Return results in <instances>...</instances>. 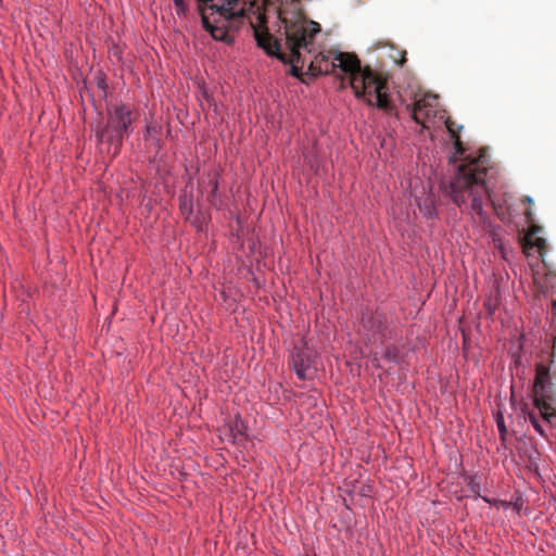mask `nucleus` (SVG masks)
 Here are the masks:
<instances>
[{
  "label": "nucleus",
  "mask_w": 556,
  "mask_h": 556,
  "mask_svg": "<svg viewBox=\"0 0 556 556\" xmlns=\"http://www.w3.org/2000/svg\"><path fill=\"white\" fill-rule=\"evenodd\" d=\"M496 173L491 164L490 156L480 151L476 156L467 157L451 182V194L453 202L458 206L469 205L472 216H477L481 223L488 217L483 211L484 201L492 203L493 210L502 222L510 219V211L505 202L501 203L491 198L489 179Z\"/></svg>",
  "instance_id": "1"
},
{
  "label": "nucleus",
  "mask_w": 556,
  "mask_h": 556,
  "mask_svg": "<svg viewBox=\"0 0 556 556\" xmlns=\"http://www.w3.org/2000/svg\"><path fill=\"white\" fill-rule=\"evenodd\" d=\"M321 61L328 62L324 53L317 54L311 61L309 71L313 75L329 74L334 67H339L350 75V86L357 99L387 113L393 110L387 78L368 66L362 67L355 54L334 52L331 64L327 63L325 67L319 65Z\"/></svg>",
  "instance_id": "2"
},
{
  "label": "nucleus",
  "mask_w": 556,
  "mask_h": 556,
  "mask_svg": "<svg viewBox=\"0 0 556 556\" xmlns=\"http://www.w3.org/2000/svg\"><path fill=\"white\" fill-rule=\"evenodd\" d=\"M320 31L318 23L302 21L286 26V45L289 50L288 59L280 52V45L267 29H255V39L258 47L268 55L276 56L283 62L292 64V75L300 76V63L302 51L311 53L314 47L315 36Z\"/></svg>",
  "instance_id": "3"
},
{
  "label": "nucleus",
  "mask_w": 556,
  "mask_h": 556,
  "mask_svg": "<svg viewBox=\"0 0 556 556\" xmlns=\"http://www.w3.org/2000/svg\"><path fill=\"white\" fill-rule=\"evenodd\" d=\"M203 27L213 39L231 42L232 30L245 14L244 0H198Z\"/></svg>",
  "instance_id": "4"
},
{
  "label": "nucleus",
  "mask_w": 556,
  "mask_h": 556,
  "mask_svg": "<svg viewBox=\"0 0 556 556\" xmlns=\"http://www.w3.org/2000/svg\"><path fill=\"white\" fill-rule=\"evenodd\" d=\"M131 114L127 105H115L108 110L106 124L97 131L100 141L108 140L115 146L113 154L118 152L123 138L128 132L132 122Z\"/></svg>",
  "instance_id": "5"
},
{
  "label": "nucleus",
  "mask_w": 556,
  "mask_h": 556,
  "mask_svg": "<svg viewBox=\"0 0 556 556\" xmlns=\"http://www.w3.org/2000/svg\"><path fill=\"white\" fill-rule=\"evenodd\" d=\"M445 111L441 109L439 99L433 94H424L414 103L413 118L424 128H430L444 119Z\"/></svg>",
  "instance_id": "6"
},
{
  "label": "nucleus",
  "mask_w": 556,
  "mask_h": 556,
  "mask_svg": "<svg viewBox=\"0 0 556 556\" xmlns=\"http://www.w3.org/2000/svg\"><path fill=\"white\" fill-rule=\"evenodd\" d=\"M317 354L315 351L303 342L301 348H295L291 354V363L293 370L300 380H305L309 376V371L315 368Z\"/></svg>",
  "instance_id": "7"
},
{
  "label": "nucleus",
  "mask_w": 556,
  "mask_h": 556,
  "mask_svg": "<svg viewBox=\"0 0 556 556\" xmlns=\"http://www.w3.org/2000/svg\"><path fill=\"white\" fill-rule=\"evenodd\" d=\"M542 227L538 225H531L528 232L523 237L522 249L523 253L528 256H538V258L544 261L546 254V240L540 236Z\"/></svg>",
  "instance_id": "8"
},
{
  "label": "nucleus",
  "mask_w": 556,
  "mask_h": 556,
  "mask_svg": "<svg viewBox=\"0 0 556 556\" xmlns=\"http://www.w3.org/2000/svg\"><path fill=\"white\" fill-rule=\"evenodd\" d=\"M441 123H444L451 138L454 140V162H459L457 169L459 166L467 161V157L469 156H476L480 151H484L486 153V150L484 148H480L479 150L475 152H470L465 155V149L463 147V143L459 138V130L462 129V126H457L450 117L444 115V119L441 121Z\"/></svg>",
  "instance_id": "9"
},
{
  "label": "nucleus",
  "mask_w": 556,
  "mask_h": 556,
  "mask_svg": "<svg viewBox=\"0 0 556 556\" xmlns=\"http://www.w3.org/2000/svg\"><path fill=\"white\" fill-rule=\"evenodd\" d=\"M549 364L538 363L535 366L534 393H543L551 384Z\"/></svg>",
  "instance_id": "10"
},
{
  "label": "nucleus",
  "mask_w": 556,
  "mask_h": 556,
  "mask_svg": "<svg viewBox=\"0 0 556 556\" xmlns=\"http://www.w3.org/2000/svg\"><path fill=\"white\" fill-rule=\"evenodd\" d=\"M533 405L534 408L540 413L544 424H551L553 417H555L556 409L547 401L543 393H534Z\"/></svg>",
  "instance_id": "11"
},
{
  "label": "nucleus",
  "mask_w": 556,
  "mask_h": 556,
  "mask_svg": "<svg viewBox=\"0 0 556 556\" xmlns=\"http://www.w3.org/2000/svg\"><path fill=\"white\" fill-rule=\"evenodd\" d=\"M229 429L232 443L242 444L248 440V425L241 417L236 416Z\"/></svg>",
  "instance_id": "12"
},
{
  "label": "nucleus",
  "mask_w": 556,
  "mask_h": 556,
  "mask_svg": "<svg viewBox=\"0 0 556 556\" xmlns=\"http://www.w3.org/2000/svg\"><path fill=\"white\" fill-rule=\"evenodd\" d=\"M521 413H522L525 419L530 421V424L532 425L534 430L539 434L544 435L545 431H544V428L542 425L544 421H543L540 413L536 414L534 410L529 409V407L527 405H525L521 408Z\"/></svg>",
  "instance_id": "13"
},
{
  "label": "nucleus",
  "mask_w": 556,
  "mask_h": 556,
  "mask_svg": "<svg viewBox=\"0 0 556 556\" xmlns=\"http://www.w3.org/2000/svg\"><path fill=\"white\" fill-rule=\"evenodd\" d=\"M482 224H483L484 231L492 238L494 247L497 249H502L503 240H502V237L500 233V228L492 225L491 223H489L486 220Z\"/></svg>",
  "instance_id": "14"
},
{
  "label": "nucleus",
  "mask_w": 556,
  "mask_h": 556,
  "mask_svg": "<svg viewBox=\"0 0 556 556\" xmlns=\"http://www.w3.org/2000/svg\"><path fill=\"white\" fill-rule=\"evenodd\" d=\"M418 206L424 216L428 218L437 216L434 203L430 198L425 199L424 202H419Z\"/></svg>",
  "instance_id": "15"
},
{
  "label": "nucleus",
  "mask_w": 556,
  "mask_h": 556,
  "mask_svg": "<svg viewBox=\"0 0 556 556\" xmlns=\"http://www.w3.org/2000/svg\"><path fill=\"white\" fill-rule=\"evenodd\" d=\"M174 1V5H175V9H176V13L178 15H186L187 11H188V5L186 3L185 0H173Z\"/></svg>",
  "instance_id": "16"
},
{
  "label": "nucleus",
  "mask_w": 556,
  "mask_h": 556,
  "mask_svg": "<svg viewBox=\"0 0 556 556\" xmlns=\"http://www.w3.org/2000/svg\"><path fill=\"white\" fill-rule=\"evenodd\" d=\"M496 425H497L502 440H505L506 434H507V429H506V426L504 422V418L501 414H498L496 417Z\"/></svg>",
  "instance_id": "17"
},
{
  "label": "nucleus",
  "mask_w": 556,
  "mask_h": 556,
  "mask_svg": "<svg viewBox=\"0 0 556 556\" xmlns=\"http://www.w3.org/2000/svg\"><path fill=\"white\" fill-rule=\"evenodd\" d=\"M483 500H484L486 503L491 504V505H494V506H496V507H502V508H504V509H506V508H508V507L510 506V503H508V502H506V501H496V500H493V501H492V500H490V498H488V497H483Z\"/></svg>",
  "instance_id": "18"
},
{
  "label": "nucleus",
  "mask_w": 556,
  "mask_h": 556,
  "mask_svg": "<svg viewBox=\"0 0 556 556\" xmlns=\"http://www.w3.org/2000/svg\"><path fill=\"white\" fill-rule=\"evenodd\" d=\"M181 213L186 215V218L192 213V204L191 202H184L180 205Z\"/></svg>",
  "instance_id": "19"
},
{
  "label": "nucleus",
  "mask_w": 556,
  "mask_h": 556,
  "mask_svg": "<svg viewBox=\"0 0 556 556\" xmlns=\"http://www.w3.org/2000/svg\"><path fill=\"white\" fill-rule=\"evenodd\" d=\"M399 59L394 56V62L399 64L400 66H403L406 62V52L405 51H397Z\"/></svg>",
  "instance_id": "20"
},
{
  "label": "nucleus",
  "mask_w": 556,
  "mask_h": 556,
  "mask_svg": "<svg viewBox=\"0 0 556 556\" xmlns=\"http://www.w3.org/2000/svg\"><path fill=\"white\" fill-rule=\"evenodd\" d=\"M324 55L328 59V64H331V61H332V58H333V53H332V52H329L328 54H324ZM326 64H327V62H326V61H321V62L319 63V65H320L321 67H325V66H326Z\"/></svg>",
  "instance_id": "21"
},
{
  "label": "nucleus",
  "mask_w": 556,
  "mask_h": 556,
  "mask_svg": "<svg viewBox=\"0 0 556 556\" xmlns=\"http://www.w3.org/2000/svg\"><path fill=\"white\" fill-rule=\"evenodd\" d=\"M211 184H212V194H215L217 189H218V180H217V178L213 179Z\"/></svg>",
  "instance_id": "22"
},
{
  "label": "nucleus",
  "mask_w": 556,
  "mask_h": 556,
  "mask_svg": "<svg viewBox=\"0 0 556 556\" xmlns=\"http://www.w3.org/2000/svg\"><path fill=\"white\" fill-rule=\"evenodd\" d=\"M395 356H396V355H395V352H391L390 350H388V351L386 352V357H387L388 359H394V358H395Z\"/></svg>",
  "instance_id": "23"
},
{
  "label": "nucleus",
  "mask_w": 556,
  "mask_h": 556,
  "mask_svg": "<svg viewBox=\"0 0 556 556\" xmlns=\"http://www.w3.org/2000/svg\"><path fill=\"white\" fill-rule=\"evenodd\" d=\"M485 307L488 308L489 313L492 314L493 313V309H492V304H490L489 302H485Z\"/></svg>",
  "instance_id": "24"
},
{
  "label": "nucleus",
  "mask_w": 556,
  "mask_h": 556,
  "mask_svg": "<svg viewBox=\"0 0 556 556\" xmlns=\"http://www.w3.org/2000/svg\"><path fill=\"white\" fill-rule=\"evenodd\" d=\"M522 202L531 204L532 203V199L530 197H526V198L522 199Z\"/></svg>",
  "instance_id": "25"
},
{
  "label": "nucleus",
  "mask_w": 556,
  "mask_h": 556,
  "mask_svg": "<svg viewBox=\"0 0 556 556\" xmlns=\"http://www.w3.org/2000/svg\"><path fill=\"white\" fill-rule=\"evenodd\" d=\"M526 216H527V218H528V219H530V218H531V212H530V211H527V212H526Z\"/></svg>",
  "instance_id": "26"
},
{
  "label": "nucleus",
  "mask_w": 556,
  "mask_h": 556,
  "mask_svg": "<svg viewBox=\"0 0 556 556\" xmlns=\"http://www.w3.org/2000/svg\"><path fill=\"white\" fill-rule=\"evenodd\" d=\"M553 374H554V376L556 377V365H555V367H554Z\"/></svg>",
  "instance_id": "27"
}]
</instances>
